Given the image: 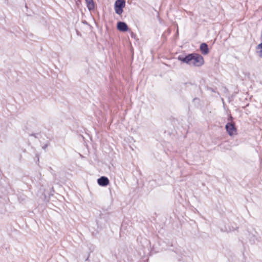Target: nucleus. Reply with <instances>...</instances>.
<instances>
[{"mask_svg": "<svg viewBox=\"0 0 262 262\" xmlns=\"http://www.w3.org/2000/svg\"><path fill=\"white\" fill-rule=\"evenodd\" d=\"M178 59L183 63L189 64H193L195 66H202L204 64L203 57L196 53L190 54L185 57L180 56L178 57Z\"/></svg>", "mask_w": 262, "mask_h": 262, "instance_id": "1", "label": "nucleus"}, {"mask_svg": "<svg viewBox=\"0 0 262 262\" xmlns=\"http://www.w3.org/2000/svg\"><path fill=\"white\" fill-rule=\"evenodd\" d=\"M125 6V0H116L114 4V9L116 13L121 15L123 13V9Z\"/></svg>", "mask_w": 262, "mask_h": 262, "instance_id": "2", "label": "nucleus"}, {"mask_svg": "<svg viewBox=\"0 0 262 262\" xmlns=\"http://www.w3.org/2000/svg\"><path fill=\"white\" fill-rule=\"evenodd\" d=\"M227 132L230 136H233L237 134V129L233 123L228 122L225 126Z\"/></svg>", "mask_w": 262, "mask_h": 262, "instance_id": "3", "label": "nucleus"}, {"mask_svg": "<svg viewBox=\"0 0 262 262\" xmlns=\"http://www.w3.org/2000/svg\"><path fill=\"white\" fill-rule=\"evenodd\" d=\"M97 182L100 186H106L109 184V180L107 177H101L98 179Z\"/></svg>", "mask_w": 262, "mask_h": 262, "instance_id": "4", "label": "nucleus"}, {"mask_svg": "<svg viewBox=\"0 0 262 262\" xmlns=\"http://www.w3.org/2000/svg\"><path fill=\"white\" fill-rule=\"evenodd\" d=\"M117 29L119 31L125 32L128 30V27L125 23L120 21L117 24Z\"/></svg>", "mask_w": 262, "mask_h": 262, "instance_id": "5", "label": "nucleus"}, {"mask_svg": "<svg viewBox=\"0 0 262 262\" xmlns=\"http://www.w3.org/2000/svg\"><path fill=\"white\" fill-rule=\"evenodd\" d=\"M200 49L202 53L204 55H206L209 52L208 46L205 43H202L201 44Z\"/></svg>", "mask_w": 262, "mask_h": 262, "instance_id": "6", "label": "nucleus"}, {"mask_svg": "<svg viewBox=\"0 0 262 262\" xmlns=\"http://www.w3.org/2000/svg\"><path fill=\"white\" fill-rule=\"evenodd\" d=\"M86 3L87 7L89 10H93L95 8L94 3L93 0H85Z\"/></svg>", "mask_w": 262, "mask_h": 262, "instance_id": "7", "label": "nucleus"}, {"mask_svg": "<svg viewBox=\"0 0 262 262\" xmlns=\"http://www.w3.org/2000/svg\"><path fill=\"white\" fill-rule=\"evenodd\" d=\"M256 52L260 57H262V42L257 46Z\"/></svg>", "mask_w": 262, "mask_h": 262, "instance_id": "8", "label": "nucleus"}, {"mask_svg": "<svg viewBox=\"0 0 262 262\" xmlns=\"http://www.w3.org/2000/svg\"><path fill=\"white\" fill-rule=\"evenodd\" d=\"M235 228H234L233 227H232V228H230L229 227L228 229L226 228V231L227 232H231V231H234L235 230Z\"/></svg>", "mask_w": 262, "mask_h": 262, "instance_id": "9", "label": "nucleus"}, {"mask_svg": "<svg viewBox=\"0 0 262 262\" xmlns=\"http://www.w3.org/2000/svg\"><path fill=\"white\" fill-rule=\"evenodd\" d=\"M48 144H45L44 145L42 146V148L43 149H46V148L48 147Z\"/></svg>", "mask_w": 262, "mask_h": 262, "instance_id": "10", "label": "nucleus"}, {"mask_svg": "<svg viewBox=\"0 0 262 262\" xmlns=\"http://www.w3.org/2000/svg\"><path fill=\"white\" fill-rule=\"evenodd\" d=\"M36 135H37L36 134H32V135H31V136H34V137H35V138H37V137Z\"/></svg>", "mask_w": 262, "mask_h": 262, "instance_id": "11", "label": "nucleus"}, {"mask_svg": "<svg viewBox=\"0 0 262 262\" xmlns=\"http://www.w3.org/2000/svg\"><path fill=\"white\" fill-rule=\"evenodd\" d=\"M209 90L212 92H215V91L212 88H209Z\"/></svg>", "mask_w": 262, "mask_h": 262, "instance_id": "12", "label": "nucleus"}]
</instances>
